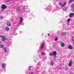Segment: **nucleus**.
<instances>
[{
    "instance_id": "f03ea898",
    "label": "nucleus",
    "mask_w": 74,
    "mask_h": 74,
    "mask_svg": "<svg viewBox=\"0 0 74 74\" xmlns=\"http://www.w3.org/2000/svg\"><path fill=\"white\" fill-rule=\"evenodd\" d=\"M0 37L2 38V41H4L6 40V37L4 35H0Z\"/></svg>"
},
{
    "instance_id": "6e6552de",
    "label": "nucleus",
    "mask_w": 74,
    "mask_h": 74,
    "mask_svg": "<svg viewBox=\"0 0 74 74\" xmlns=\"http://www.w3.org/2000/svg\"><path fill=\"white\" fill-rule=\"evenodd\" d=\"M20 22L19 23V24H21V23L22 22H23V18L22 17L20 18Z\"/></svg>"
},
{
    "instance_id": "423d86ee",
    "label": "nucleus",
    "mask_w": 74,
    "mask_h": 74,
    "mask_svg": "<svg viewBox=\"0 0 74 74\" xmlns=\"http://www.w3.org/2000/svg\"><path fill=\"white\" fill-rule=\"evenodd\" d=\"M74 15V13H70V15H69V17L70 18H71V17H73V16Z\"/></svg>"
},
{
    "instance_id": "0eeeda50",
    "label": "nucleus",
    "mask_w": 74,
    "mask_h": 74,
    "mask_svg": "<svg viewBox=\"0 0 74 74\" xmlns=\"http://www.w3.org/2000/svg\"><path fill=\"white\" fill-rule=\"evenodd\" d=\"M5 31H9L10 30V28L8 27H6L5 28Z\"/></svg>"
},
{
    "instance_id": "20e7f679",
    "label": "nucleus",
    "mask_w": 74,
    "mask_h": 74,
    "mask_svg": "<svg viewBox=\"0 0 74 74\" xmlns=\"http://www.w3.org/2000/svg\"><path fill=\"white\" fill-rule=\"evenodd\" d=\"M59 4L60 5H62V7H64V6H65V5H66V2H65L62 5V3L60 2V1L59 2Z\"/></svg>"
},
{
    "instance_id": "4468645a",
    "label": "nucleus",
    "mask_w": 74,
    "mask_h": 74,
    "mask_svg": "<svg viewBox=\"0 0 74 74\" xmlns=\"http://www.w3.org/2000/svg\"><path fill=\"white\" fill-rule=\"evenodd\" d=\"M68 48L70 49H73V47L71 45H69L68 47Z\"/></svg>"
},
{
    "instance_id": "9b49d317",
    "label": "nucleus",
    "mask_w": 74,
    "mask_h": 74,
    "mask_svg": "<svg viewBox=\"0 0 74 74\" xmlns=\"http://www.w3.org/2000/svg\"><path fill=\"white\" fill-rule=\"evenodd\" d=\"M60 44L62 47H63L65 45V44L64 43H60Z\"/></svg>"
},
{
    "instance_id": "393cba45",
    "label": "nucleus",
    "mask_w": 74,
    "mask_h": 74,
    "mask_svg": "<svg viewBox=\"0 0 74 74\" xmlns=\"http://www.w3.org/2000/svg\"><path fill=\"white\" fill-rule=\"evenodd\" d=\"M73 12H74V9H73Z\"/></svg>"
},
{
    "instance_id": "9d476101",
    "label": "nucleus",
    "mask_w": 74,
    "mask_h": 74,
    "mask_svg": "<svg viewBox=\"0 0 74 74\" xmlns=\"http://www.w3.org/2000/svg\"><path fill=\"white\" fill-rule=\"evenodd\" d=\"M16 11L17 12H19L21 11V8H17L16 9Z\"/></svg>"
},
{
    "instance_id": "6ab92c4d",
    "label": "nucleus",
    "mask_w": 74,
    "mask_h": 74,
    "mask_svg": "<svg viewBox=\"0 0 74 74\" xmlns=\"http://www.w3.org/2000/svg\"><path fill=\"white\" fill-rule=\"evenodd\" d=\"M50 64L52 66L53 65V61H52L50 62Z\"/></svg>"
},
{
    "instance_id": "f8f14e48",
    "label": "nucleus",
    "mask_w": 74,
    "mask_h": 74,
    "mask_svg": "<svg viewBox=\"0 0 74 74\" xmlns=\"http://www.w3.org/2000/svg\"><path fill=\"white\" fill-rule=\"evenodd\" d=\"M3 50L5 52H7V49L6 47H4L3 48Z\"/></svg>"
},
{
    "instance_id": "1a4fd4ad",
    "label": "nucleus",
    "mask_w": 74,
    "mask_h": 74,
    "mask_svg": "<svg viewBox=\"0 0 74 74\" xmlns=\"http://www.w3.org/2000/svg\"><path fill=\"white\" fill-rule=\"evenodd\" d=\"M71 65H72V60H71L69 62V67H70V66H71Z\"/></svg>"
},
{
    "instance_id": "b1692460",
    "label": "nucleus",
    "mask_w": 74,
    "mask_h": 74,
    "mask_svg": "<svg viewBox=\"0 0 74 74\" xmlns=\"http://www.w3.org/2000/svg\"><path fill=\"white\" fill-rule=\"evenodd\" d=\"M0 19H3V18L2 16H0Z\"/></svg>"
},
{
    "instance_id": "39448f33",
    "label": "nucleus",
    "mask_w": 74,
    "mask_h": 74,
    "mask_svg": "<svg viewBox=\"0 0 74 74\" xmlns=\"http://www.w3.org/2000/svg\"><path fill=\"white\" fill-rule=\"evenodd\" d=\"M6 25L8 26H11V23L9 22H7Z\"/></svg>"
},
{
    "instance_id": "ddd939ff",
    "label": "nucleus",
    "mask_w": 74,
    "mask_h": 74,
    "mask_svg": "<svg viewBox=\"0 0 74 74\" xmlns=\"http://www.w3.org/2000/svg\"><path fill=\"white\" fill-rule=\"evenodd\" d=\"M5 66H6L5 64L3 63L2 65V67L3 68H4V67H5Z\"/></svg>"
},
{
    "instance_id": "2eb2a0df",
    "label": "nucleus",
    "mask_w": 74,
    "mask_h": 74,
    "mask_svg": "<svg viewBox=\"0 0 74 74\" xmlns=\"http://www.w3.org/2000/svg\"><path fill=\"white\" fill-rule=\"evenodd\" d=\"M62 36H65L66 35V32H64L62 33Z\"/></svg>"
},
{
    "instance_id": "4be33fe9",
    "label": "nucleus",
    "mask_w": 74,
    "mask_h": 74,
    "mask_svg": "<svg viewBox=\"0 0 74 74\" xmlns=\"http://www.w3.org/2000/svg\"><path fill=\"white\" fill-rule=\"evenodd\" d=\"M31 66H29V67L28 68V71H30V70H31Z\"/></svg>"
},
{
    "instance_id": "aec40b11",
    "label": "nucleus",
    "mask_w": 74,
    "mask_h": 74,
    "mask_svg": "<svg viewBox=\"0 0 74 74\" xmlns=\"http://www.w3.org/2000/svg\"><path fill=\"white\" fill-rule=\"evenodd\" d=\"M45 55V53L44 52H42V53H41V55L42 56H43V55Z\"/></svg>"
},
{
    "instance_id": "a211bd4d",
    "label": "nucleus",
    "mask_w": 74,
    "mask_h": 74,
    "mask_svg": "<svg viewBox=\"0 0 74 74\" xmlns=\"http://www.w3.org/2000/svg\"><path fill=\"white\" fill-rule=\"evenodd\" d=\"M44 44L43 45H41V47H40V49H42L43 48H44Z\"/></svg>"
},
{
    "instance_id": "7ed1b4c3",
    "label": "nucleus",
    "mask_w": 74,
    "mask_h": 74,
    "mask_svg": "<svg viewBox=\"0 0 74 74\" xmlns=\"http://www.w3.org/2000/svg\"><path fill=\"white\" fill-rule=\"evenodd\" d=\"M57 54V53H56V51H54L53 52V53H50L49 55L50 56H56V55Z\"/></svg>"
},
{
    "instance_id": "bb28decb",
    "label": "nucleus",
    "mask_w": 74,
    "mask_h": 74,
    "mask_svg": "<svg viewBox=\"0 0 74 74\" xmlns=\"http://www.w3.org/2000/svg\"><path fill=\"white\" fill-rule=\"evenodd\" d=\"M0 43H1V42H0Z\"/></svg>"
},
{
    "instance_id": "f3484780",
    "label": "nucleus",
    "mask_w": 74,
    "mask_h": 74,
    "mask_svg": "<svg viewBox=\"0 0 74 74\" xmlns=\"http://www.w3.org/2000/svg\"><path fill=\"white\" fill-rule=\"evenodd\" d=\"M4 45L3 44H1L0 45V48H4Z\"/></svg>"
},
{
    "instance_id": "5701e85b",
    "label": "nucleus",
    "mask_w": 74,
    "mask_h": 74,
    "mask_svg": "<svg viewBox=\"0 0 74 74\" xmlns=\"http://www.w3.org/2000/svg\"><path fill=\"white\" fill-rule=\"evenodd\" d=\"M55 41H58V38H56L55 39Z\"/></svg>"
},
{
    "instance_id": "412c9836",
    "label": "nucleus",
    "mask_w": 74,
    "mask_h": 74,
    "mask_svg": "<svg viewBox=\"0 0 74 74\" xmlns=\"http://www.w3.org/2000/svg\"><path fill=\"white\" fill-rule=\"evenodd\" d=\"M70 21V18H69L68 19V21H67V22H68V23H69Z\"/></svg>"
},
{
    "instance_id": "a878e982",
    "label": "nucleus",
    "mask_w": 74,
    "mask_h": 74,
    "mask_svg": "<svg viewBox=\"0 0 74 74\" xmlns=\"http://www.w3.org/2000/svg\"><path fill=\"white\" fill-rule=\"evenodd\" d=\"M73 44L74 45V40H73Z\"/></svg>"
},
{
    "instance_id": "f257e3e1",
    "label": "nucleus",
    "mask_w": 74,
    "mask_h": 74,
    "mask_svg": "<svg viewBox=\"0 0 74 74\" xmlns=\"http://www.w3.org/2000/svg\"><path fill=\"white\" fill-rule=\"evenodd\" d=\"M7 8V6L5 4H3L2 5V6L1 7V11H5V10Z\"/></svg>"
},
{
    "instance_id": "dca6fc26",
    "label": "nucleus",
    "mask_w": 74,
    "mask_h": 74,
    "mask_svg": "<svg viewBox=\"0 0 74 74\" xmlns=\"http://www.w3.org/2000/svg\"><path fill=\"white\" fill-rule=\"evenodd\" d=\"M73 1V0H70L69 1L68 3L69 4H71V3H72Z\"/></svg>"
}]
</instances>
